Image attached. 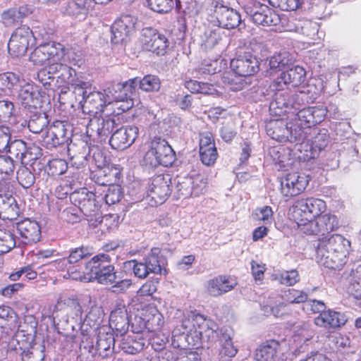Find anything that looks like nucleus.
Here are the masks:
<instances>
[{"mask_svg": "<svg viewBox=\"0 0 361 361\" xmlns=\"http://www.w3.org/2000/svg\"><path fill=\"white\" fill-rule=\"evenodd\" d=\"M180 322L172 331L173 348H198L204 343L209 346L218 341L219 355L223 361H229L237 354L238 348L233 341L235 333L231 328H219L214 320L197 310L184 312Z\"/></svg>", "mask_w": 361, "mask_h": 361, "instance_id": "obj_1", "label": "nucleus"}, {"mask_svg": "<svg viewBox=\"0 0 361 361\" xmlns=\"http://www.w3.org/2000/svg\"><path fill=\"white\" fill-rule=\"evenodd\" d=\"M350 242L340 234L319 238L316 247L317 262L326 268L340 269L347 262Z\"/></svg>", "mask_w": 361, "mask_h": 361, "instance_id": "obj_2", "label": "nucleus"}, {"mask_svg": "<svg viewBox=\"0 0 361 361\" xmlns=\"http://www.w3.org/2000/svg\"><path fill=\"white\" fill-rule=\"evenodd\" d=\"M231 73H224L222 76V82L232 91L238 92L244 88L247 85L243 78L251 76L258 72L259 63L257 59L250 52H245L231 59L230 63Z\"/></svg>", "mask_w": 361, "mask_h": 361, "instance_id": "obj_3", "label": "nucleus"}, {"mask_svg": "<svg viewBox=\"0 0 361 361\" xmlns=\"http://www.w3.org/2000/svg\"><path fill=\"white\" fill-rule=\"evenodd\" d=\"M320 92L321 88L312 83L301 86L295 93L288 90L278 92L274 94V100L271 102V107L281 109V113L291 109H298L302 104L313 103Z\"/></svg>", "mask_w": 361, "mask_h": 361, "instance_id": "obj_4", "label": "nucleus"}, {"mask_svg": "<svg viewBox=\"0 0 361 361\" xmlns=\"http://www.w3.org/2000/svg\"><path fill=\"white\" fill-rule=\"evenodd\" d=\"M95 194L87 190V188H82L75 191L70 195L71 202L78 207L80 212L88 219L89 222L94 226L97 224L102 226L108 225L111 220L112 216L106 215L102 216L99 211V205L95 199Z\"/></svg>", "mask_w": 361, "mask_h": 361, "instance_id": "obj_5", "label": "nucleus"}, {"mask_svg": "<svg viewBox=\"0 0 361 361\" xmlns=\"http://www.w3.org/2000/svg\"><path fill=\"white\" fill-rule=\"evenodd\" d=\"M207 20L219 28L233 29L241 23L240 15L223 1L209 0L205 8Z\"/></svg>", "mask_w": 361, "mask_h": 361, "instance_id": "obj_6", "label": "nucleus"}, {"mask_svg": "<svg viewBox=\"0 0 361 361\" xmlns=\"http://www.w3.org/2000/svg\"><path fill=\"white\" fill-rule=\"evenodd\" d=\"M313 219L298 218L297 225L298 229L303 233L310 235H318L322 238L329 236V233L336 231L339 227V221L334 214L327 213L313 216Z\"/></svg>", "mask_w": 361, "mask_h": 361, "instance_id": "obj_7", "label": "nucleus"}, {"mask_svg": "<svg viewBox=\"0 0 361 361\" xmlns=\"http://www.w3.org/2000/svg\"><path fill=\"white\" fill-rule=\"evenodd\" d=\"M176 160V154L168 142L161 137H154L149 144L143 161L152 168L171 166Z\"/></svg>", "mask_w": 361, "mask_h": 361, "instance_id": "obj_8", "label": "nucleus"}, {"mask_svg": "<svg viewBox=\"0 0 361 361\" xmlns=\"http://www.w3.org/2000/svg\"><path fill=\"white\" fill-rule=\"evenodd\" d=\"M267 133L279 142H290L302 144L307 138V133L301 128L297 129L293 123L284 120L271 121L266 126Z\"/></svg>", "mask_w": 361, "mask_h": 361, "instance_id": "obj_9", "label": "nucleus"}, {"mask_svg": "<svg viewBox=\"0 0 361 361\" xmlns=\"http://www.w3.org/2000/svg\"><path fill=\"white\" fill-rule=\"evenodd\" d=\"M171 178L169 175H158L154 177L146 192V200L151 206L163 204L171 194Z\"/></svg>", "mask_w": 361, "mask_h": 361, "instance_id": "obj_10", "label": "nucleus"}, {"mask_svg": "<svg viewBox=\"0 0 361 361\" xmlns=\"http://www.w3.org/2000/svg\"><path fill=\"white\" fill-rule=\"evenodd\" d=\"M306 72L305 69L296 66L286 71L282 72L271 83V88L275 93L289 90V86L295 87L305 82Z\"/></svg>", "mask_w": 361, "mask_h": 361, "instance_id": "obj_11", "label": "nucleus"}, {"mask_svg": "<svg viewBox=\"0 0 361 361\" xmlns=\"http://www.w3.org/2000/svg\"><path fill=\"white\" fill-rule=\"evenodd\" d=\"M65 49L60 43L49 42L38 46L31 53L30 60L35 65L42 66L47 64L49 61H57L63 59Z\"/></svg>", "mask_w": 361, "mask_h": 361, "instance_id": "obj_12", "label": "nucleus"}, {"mask_svg": "<svg viewBox=\"0 0 361 361\" xmlns=\"http://www.w3.org/2000/svg\"><path fill=\"white\" fill-rule=\"evenodd\" d=\"M245 13L251 20L257 25L276 26L280 23L279 15L269 6L259 3H255L245 6Z\"/></svg>", "mask_w": 361, "mask_h": 361, "instance_id": "obj_13", "label": "nucleus"}, {"mask_svg": "<svg viewBox=\"0 0 361 361\" xmlns=\"http://www.w3.org/2000/svg\"><path fill=\"white\" fill-rule=\"evenodd\" d=\"M326 209V202L319 198L307 197L297 200L293 206V213L295 221L298 218L307 219L322 214Z\"/></svg>", "mask_w": 361, "mask_h": 361, "instance_id": "obj_14", "label": "nucleus"}, {"mask_svg": "<svg viewBox=\"0 0 361 361\" xmlns=\"http://www.w3.org/2000/svg\"><path fill=\"white\" fill-rule=\"evenodd\" d=\"M15 163H21L30 161L37 159L39 154V148L32 143H26L20 139H12L8 145L6 151Z\"/></svg>", "mask_w": 361, "mask_h": 361, "instance_id": "obj_15", "label": "nucleus"}, {"mask_svg": "<svg viewBox=\"0 0 361 361\" xmlns=\"http://www.w3.org/2000/svg\"><path fill=\"white\" fill-rule=\"evenodd\" d=\"M116 126L112 118L94 117L90 120L86 127L87 136L94 142L106 141Z\"/></svg>", "mask_w": 361, "mask_h": 361, "instance_id": "obj_16", "label": "nucleus"}, {"mask_svg": "<svg viewBox=\"0 0 361 361\" xmlns=\"http://www.w3.org/2000/svg\"><path fill=\"white\" fill-rule=\"evenodd\" d=\"M32 38H35V34L29 27L23 25L16 28L8 43V53L13 57L23 56Z\"/></svg>", "mask_w": 361, "mask_h": 361, "instance_id": "obj_17", "label": "nucleus"}, {"mask_svg": "<svg viewBox=\"0 0 361 361\" xmlns=\"http://www.w3.org/2000/svg\"><path fill=\"white\" fill-rule=\"evenodd\" d=\"M20 88L18 91V98L21 105L25 108L30 110L37 109L42 108V98L45 94V92L36 85L30 82H25L24 80H20V84H18Z\"/></svg>", "mask_w": 361, "mask_h": 361, "instance_id": "obj_18", "label": "nucleus"}, {"mask_svg": "<svg viewBox=\"0 0 361 361\" xmlns=\"http://www.w3.org/2000/svg\"><path fill=\"white\" fill-rule=\"evenodd\" d=\"M326 109L323 106H309L300 110L295 117L294 126L304 130L307 135L312 126L321 123L325 118Z\"/></svg>", "mask_w": 361, "mask_h": 361, "instance_id": "obj_19", "label": "nucleus"}, {"mask_svg": "<svg viewBox=\"0 0 361 361\" xmlns=\"http://www.w3.org/2000/svg\"><path fill=\"white\" fill-rule=\"evenodd\" d=\"M310 179L304 173L298 172L287 173L281 180V192L286 197L300 195L307 188Z\"/></svg>", "mask_w": 361, "mask_h": 361, "instance_id": "obj_20", "label": "nucleus"}, {"mask_svg": "<svg viewBox=\"0 0 361 361\" xmlns=\"http://www.w3.org/2000/svg\"><path fill=\"white\" fill-rule=\"evenodd\" d=\"M141 41L144 49L161 56L166 53L169 45L164 35L150 27L142 30Z\"/></svg>", "mask_w": 361, "mask_h": 361, "instance_id": "obj_21", "label": "nucleus"}, {"mask_svg": "<svg viewBox=\"0 0 361 361\" xmlns=\"http://www.w3.org/2000/svg\"><path fill=\"white\" fill-rule=\"evenodd\" d=\"M206 181L200 175L195 176H180L176 181V190L179 195L188 197L198 196L206 188Z\"/></svg>", "mask_w": 361, "mask_h": 361, "instance_id": "obj_22", "label": "nucleus"}, {"mask_svg": "<svg viewBox=\"0 0 361 361\" xmlns=\"http://www.w3.org/2000/svg\"><path fill=\"white\" fill-rule=\"evenodd\" d=\"M136 22L137 18L130 15H123L116 20L111 27L112 43L123 42L134 31Z\"/></svg>", "mask_w": 361, "mask_h": 361, "instance_id": "obj_23", "label": "nucleus"}, {"mask_svg": "<svg viewBox=\"0 0 361 361\" xmlns=\"http://www.w3.org/2000/svg\"><path fill=\"white\" fill-rule=\"evenodd\" d=\"M16 229L23 244L32 245L41 239V227L35 220L25 219L16 224Z\"/></svg>", "mask_w": 361, "mask_h": 361, "instance_id": "obj_24", "label": "nucleus"}, {"mask_svg": "<svg viewBox=\"0 0 361 361\" xmlns=\"http://www.w3.org/2000/svg\"><path fill=\"white\" fill-rule=\"evenodd\" d=\"M138 128L135 126L117 129L111 136L109 144L113 149H125L131 146L138 135Z\"/></svg>", "mask_w": 361, "mask_h": 361, "instance_id": "obj_25", "label": "nucleus"}, {"mask_svg": "<svg viewBox=\"0 0 361 361\" xmlns=\"http://www.w3.org/2000/svg\"><path fill=\"white\" fill-rule=\"evenodd\" d=\"M109 325L121 335L128 331L130 320L126 305L123 300H117L111 310Z\"/></svg>", "mask_w": 361, "mask_h": 361, "instance_id": "obj_26", "label": "nucleus"}, {"mask_svg": "<svg viewBox=\"0 0 361 361\" xmlns=\"http://www.w3.org/2000/svg\"><path fill=\"white\" fill-rule=\"evenodd\" d=\"M94 0H69L63 13L79 21L85 20L95 5Z\"/></svg>", "mask_w": 361, "mask_h": 361, "instance_id": "obj_27", "label": "nucleus"}, {"mask_svg": "<svg viewBox=\"0 0 361 361\" xmlns=\"http://www.w3.org/2000/svg\"><path fill=\"white\" fill-rule=\"evenodd\" d=\"M112 99H114V97L111 94H107V97H105L102 92L90 90L82 109L84 112L87 111L95 114L104 111V108L110 104Z\"/></svg>", "mask_w": 361, "mask_h": 361, "instance_id": "obj_28", "label": "nucleus"}, {"mask_svg": "<svg viewBox=\"0 0 361 361\" xmlns=\"http://www.w3.org/2000/svg\"><path fill=\"white\" fill-rule=\"evenodd\" d=\"M136 80H129L125 82H109L107 83L104 89V95L107 97V94H112L114 99L111 100V104L117 102H121L127 99L130 93H132V87Z\"/></svg>", "mask_w": 361, "mask_h": 361, "instance_id": "obj_29", "label": "nucleus"}, {"mask_svg": "<svg viewBox=\"0 0 361 361\" xmlns=\"http://www.w3.org/2000/svg\"><path fill=\"white\" fill-rule=\"evenodd\" d=\"M348 320L344 313L329 310L314 319V324L324 328H336L344 325Z\"/></svg>", "mask_w": 361, "mask_h": 361, "instance_id": "obj_30", "label": "nucleus"}, {"mask_svg": "<svg viewBox=\"0 0 361 361\" xmlns=\"http://www.w3.org/2000/svg\"><path fill=\"white\" fill-rule=\"evenodd\" d=\"M235 285L231 278L219 276L208 281L207 290L210 295L216 297L231 290Z\"/></svg>", "mask_w": 361, "mask_h": 361, "instance_id": "obj_31", "label": "nucleus"}, {"mask_svg": "<svg viewBox=\"0 0 361 361\" xmlns=\"http://www.w3.org/2000/svg\"><path fill=\"white\" fill-rule=\"evenodd\" d=\"M20 214L16 199L8 192L0 191V217L13 219Z\"/></svg>", "mask_w": 361, "mask_h": 361, "instance_id": "obj_32", "label": "nucleus"}, {"mask_svg": "<svg viewBox=\"0 0 361 361\" xmlns=\"http://www.w3.org/2000/svg\"><path fill=\"white\" fill-rule=\"evenodd\" d=\"M279 348L278 341L275 340L266 341L257 348L255 353L256 361H274Z\"/></svg>", "mask_w": 361, "mask_h": 361, "instance_id": "obj_33", "label": "nucleus"}, {"mask_svg": "<svg viewBox=\"0 0 361 361\" xmlns=\"http://www.w3.org/2000/svg\"><path fill=\"white\" fill-rule=\"evenodd\" d=\"M70 137L62 123L54 126L48 132L47 136V145L51 147H56L57 146L68 144Z\"/></svg>", "mask_w": 361, "mask_h": 361, "instance_id": "obj_34", "label": "nucleus"}, {"mask_svg": "<svg viewBox=\"0 0 361 361\" xmlns=\"http://www.w3.org/2000/svg\"><path fill=\"white\" fill-rule=\"evenodd\" d=\"M111 256L106 253L98 254L88 261L85 264V269L91 276V281H92V276L110 266L111 264Z\"/></svg>", "mask_w": 361, "mask_h": 361, "instance_id": "obj_35", "label": "nucleus"}, {"mask_svg": "<svg viewBox=\"0 0 361 361\" xmlns=\"http://www.w3.org/2000/svg\"><path fill=\"white\" fill-rule=\"evenodd\" d=\"M348 293L361 300V262L354 264L348 277Z\"/></svg>", "mask_w": 361, "mask_h": 361, "instance_id": "obj_36", "label": "nucleus"}, {"mask_svg": "<svg viewBox=\"0 0 361 361\" xmlns=\"http://www.w3.org/2000/svg\"><path fill=\"white\" fill-rule=\"evenodd\" d=\"M329 142L327 130H320L312 138L310 145V158H315L325 149Z\"/></svg>", "mask_w": 361, "mask_h": 361, "instance_id": "obj_37", "label": "nucleus"}, {"mask_svg": "<svg viewBox=\"0 0 361 361\" xmlns=\"http://www.w3.org/2000/svg\"><path fill=\"white\" fill-rule=\"evenodd\" d=\"M293 61L294 59L292 54L287 51L283 50L271 56L269 64L270 69L275 72L288 67Z\"/></svg>", "mask_w": 361, "mask_h": 361, "instance_id": "obj_38", "label": "nucleus"}, {"mask_svg": "<svg viewBox=\"0 0 361 361\" xmlns=\"http://www.w3.org/2000/svg\"><path fill=\"white\" fill-rule=\"evenodd\" d=\"M160 249L158 247L152 248L148 255L143 259V262L146 264L149 273L166 274V270L162 267L161 264L159 254Z\"/></svg>", "mask_w": 361, "mask_h": 361, "instance_id": "obj_39", "label": "nucleus"}, {"mask_svg": "<svg viewBox=\"0 0 361 361\" xmlns=\"http://www.w3.org/2000/svg\"><path fill=\"white\" fill-rule=\"evenodd\" d=\"M20 76L12 72L0 74V94H10L12 90L20 84Z\"/></svg>", "mask_w": 361, "mask_h": 361, "instance_id": "obj_40", "label": "nucleus"}, {"mask_svg": "<svg viewBox=\"0 0 361 361\" xmlns=\"http://www.w3.org/2000/svg\"><path fill=\"white\" fill-rule=\"evenodd\" d=\"M185 87L192 93L214 95L218 94L215 87L207 82H199L195 80H185Z\"/></svg>", "mask_w": 361, "mask_h": 361, "instance_id": "obj_41", "label": "nucleus"}, {"mask_svg": "<svg viewBox=\"0 0 361 361\" xmlns=\"http://www.w3.org/2000/svg\"><path fill=\"white\" fill-rule=\"evenodd\" d=\"M132 80H136L133 86L132 87V91L139 85V87L145 92H156L160 89L161 82L159 78L154 75H147L142 79H138L137 78H133Z\"/></svg>", "mask_w": 361, "mask_h": 361, "instance_id": "obj_42", "label": "nucleus"}, {"mask_svg": "<svg viewBox=\"0 0 361 361\" xmlns=\"http://www.w3.org/2000/svg\"><path fill=\"white\" fill-rule=\"evenodd\" d=\"M63 277L85 282L91 281V276L85 269V266L83 267L79 263L69 264L68 271L63 275Z\"/></svg>", "mask_w": 361, "mask_h": 361, "instance_id": "obj_43", "label": "nucleus"}, {"mask_svg": "<svg viewBox=\"0 0 361 361\" xmlns=\"http://www.w3.org/2000/svg\"><path fill=\"white\" fill-rule=\"evenodd\" d=\"M222 38L221 29L216 27L207 29L202 36L201 46L204 49L213 48Z\"/></svg>", "mask_w": 361, "mask_h": 361, "instance_id": "obj_44", "label": "nucleus"}, {"mask_svg": "<svg viewBox=\"0 0 361 361\" xmlns=\"http://www.w3.org/2000/svg\"><path fill=\"white\" fill-rule=\"evenodd\" d=\"M114 343V338L111 334H99L96 345L99 355L105 358L111 355L112 353L111 346Z\"/></svg>", "mask_w": 361, "mask_h": 361, "instance_id": "obj_45", "label": "nucleus"}, {"mask_svg": "<svg viewBox=\"0 0 361 361\" xmlns=\"http://www.w3.org/2000/svg\"><path fill=\"white\" fill-rule=\"evenodd\" d=\"M73 90V93L79 106L82 108V104L86 100L87 95L90 90V84L87 82L82 81L78 78L71 83Z\"/></svg>", "mask_w": 361, "mask_h": 361, "instance_id": "obj_46", "label": "nucleus"}, {"mask_svg": "<svg viewBox=\"0 0 361 361\" xmlns=\"http://www.w3.org/2000/svg\"><path fill=\"white\" fill-rule=\"evenodd\" d=\"M149 315L148 318H145L146 326L151 331H156L161 329L164 324V317L156 307H150L147 310Z\"/></svg>", "mask_w": 361, "mask_h": 361, "instance_id": "obj_47", "label": "nucleus"}, {"mask_svg": "<svg viewBox=\"0 0 361 361\" xmlns=\"http://www.w3.org/2000/svg\"><path fill=\"white\" fill-rule=\"evenodd\" d=\"M94 279L101 284L113 285L116 282V279H117L114 266L111 264L104 270L92 276V280Z\"/></svg>", "mask_w": 361, "mask_h": 361, "instance_id": "obj_48", "label": "nucleus"}, {"mask_svg": "<svg viewBox=\"0 0 361 361\" xmlns=\"http://www.w3.org/2000/svg\"><path fill=\"white\" fill-rule=\"evenodd\" d=\"M92 248L89 246L82 245L78 247L71 248L69 251L68 259L71 264L79 263L81 260L86 259L92 255Z\"/></svg>", "mask_w": 361, "mask_h": 361, "instance_id": "obj_49", "label": "nucleus"}, {"mask_svg": "<svg viewBox=\"0 0 361 361\" xmlns=\"http://www.w3.org/2000/svg\"><path fill=\"white\" fill-rule=\"evenodd\" d=\"M319 25L310 20H299L298 32L310 39H314L317 35Z\"/></svg>", "mask_w": 361, "mask_h": 361, "instance_id": "obj_50", "label": "nucleus"}, {"mask_svg": "<svg viewBox=\"0 0 361 361\" xmlns=\"http://www.w3.org/2000/svg\"><path fill=\"white\" fill-rule=\"evenodd\" d=\"M87 302L90 307H87V310L85 314L84 322H87L89 325L97 324L101 322L102 310L100 307L92 304L90 298Z\"/></svg>", "mask_w": 361, "mask_h": 361, "instance_id": "obj_51", "label": "nucleus"}, {"mask_svg": "<svg viewBox=\"0 0 361 361\" xmlns=\"http://www.w3.org/2000/svg\"><path fill=\"white\" fill-rule=\"evenodd\" d=\"M16 245L14 234L10 231L0 229V255L8 252Z\"/></svg>", "mask_w": 361, "mask_h": 361, "instance_id": "obj_52", "label": "nucleus"}, {"mask_svg": "<svg viewBox=\"0 0 361 361\" xmlns=\"http://www.w3.org/2000/svg\"><path fill=\"white\" fill-rule=\"evenodd\" d=\"M124 267L128 270H131L135 277L145 279L150 273L143 262L130 260L124 263Z\"/></svg>", "mask_w": 361, "mask_h": 361, "instance_id": "obj_53", "label": "nucleus"}, {"mask_svg": "<svg viewBox=\"0 0 361 361\" xmlns=\"http://www.w3.org/2000/svg\"><path fill=\"white\" fill-rule=\"evenodd\" d=\"M147 6L152 11L159 13H166L173 7V0H145Z\"/></svg>", "mask_w": 361, "mask_h": 361, "instance_id": "obj_54", "label": "nucleus"}, {"mask_svg": "<svg viewBox=\"0 0 361 361\" xmlns=\"http://www.w3.org/2000/svg\"><path fill=\"white\" fill-rule=\"evenodd\" d=\"M17 180L24 188H29L35 183V177L28 168L23 166L17 171Z\"/></svg>", "mask_w": 361, "mask_h": 361, "instance_id": "obj_55", "label": "nucleus"}, {"mask_svg": "<svg viewBox=\"0 0 361 361\" xmlns=\"http://www.w3.org/2000/svg\"><path fill=\"white\" fill-rule=\"evenodd\" d=\"M15 169L14 159L11 157L0 155V179H6Z\"/></svg>", "mask_w": 361, "mask_h": 361, "instance_id": "obj_56", "label": "nucleus"}, {"mask_svg": "<svg viewBox=\"0 0 361 361\" xmlns=\"http://www.w3.org/2000/svg\"><path fill=\"white\" fill-rule=\"evenodd\" d=\"M14 104L7 99L0 100V124L8 122L14 114Z\"/></svg>", "mask_w": 361, "mask_h": 361, "instance_id": "obj_57", "label": "nucleus"}, {"mask_svg": "<svg viewBox=\"0 0 361 361\" xmlns=\"http://www.w3.org/2000/svg\"><path fill=\"white\" fill-rule=\"evenodd\" d=\"M75 76V70L66 64H63L59 74L57 75V82L60 84L71 85L78 79Z\"/></svg>", "mask_w": 361, "mask_h": 361, "instance_id": "obj_58", "label": "nucleus"}, {"mask_svg": "<svg viewBox=\"0 0 361 361\" xmlns=\"http://www.w3.org/2000/svg\"><path fill=\"white\" fill-rule=\"evenodd\" d=\"M276 279L283 285L291 286L299 281L300 277L297 270L291 269L281 271L276 275Z\"/></svg>", "mask_w": 361, "mask_h": 361, "instance_id": "obj_59", "label": "nucleus"}, {"mask_svg": "<svg viewBox=\"0 0 361 361\" xmlns=\"http://www.w3.org/2000/svg\"><path fill=\"white\" fill-rule=\"evenodd\" d=\"M144 348V343L140 341L127 338L121 343L122 350L128 354H136L140 352Z\"/></svg>", "mask_w": 361, "mask_h": 361, "instance_id": "obj_60", "label": "nucleus"}, {"mask_svg": "<svg viewBox=\"0 0 361 361\" xmlns=\"http://www.w3.org/2000/svg\"><path fill=\"white\" fill-rule=\"evenodd\" d=\"M254 220L263 221L264 224H270L273 219V211L271 207L264 206L257 208L252 214Z\"/></svg>", "mask_w": 361, "mask_h": 361, "instance_id": "obj_61", "label": "nucleus"}, {"mask_svg": "<svg viewBox=\"0 0 361 361\" xmlns=\"http://www.w3.org/2000/svg\"><path fill=\"white\" fill-rule=\"evenodd\" d=\"M269 3L283 11H295L301 5V0H268Z\"/></svg>", "mask_w": 361, "mask_h": 361, "instance_id": "obj_62", "label": "nucleus"}, {"mask_svg": "<svg viewBox=\"0 0 361 361\" xmlns=\"http://www.w3.org/2000/svg\"><path fill=\"white\" fill-rule=\"evenodd\" d=\"M35 79L42 85L44 90H50L53 89V82L55 78L51 76L45 68L40 69L37 73Z\"/></svg>", "mask_w": 361, "mask_h": 361, "instance_id": "obj_63", "label": "nucleus"}, {"mask_svg": "<svg viewBox=\"0 0 361 361\" xmlns=\"http://www.w3.org/2000/svg\"><path fill=\"white\" fill-rule=\"evenodd\" d=\"M48 121L44 115H39L32 118L28 122V128L35 134L40 133L47 126Z\"/></svg>", "mask_w": 361, "mask_h": 361, "instance_id": "obj_64", "label": "nucleus"}]
</instances>
